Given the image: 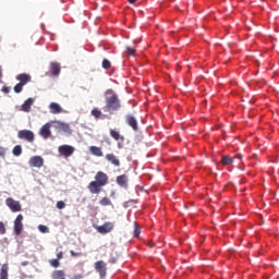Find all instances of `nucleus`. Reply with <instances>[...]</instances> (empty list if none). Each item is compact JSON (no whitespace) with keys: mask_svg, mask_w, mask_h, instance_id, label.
<instances>
[{"mask_svg":"<svg viewBox=\"0 0 279 279\" xmlns=\"http://www.w3.org/2000/svg\"><path fill=\"white\" fill-rule=\"evenodd\" d=\"M221 162L225 165V166H230L232 165V162H234V159L228 155H225L221 157Z\"/></svg>","mask_w":279,"mask_h":279,"instance_id":"nucleus-23","label":"nucleus"},{"mask_svg":"<svg viewBox=\"0 0 279 279\" xmlns=\"http://www.w3.org/2000/svg\"><path fill=\"white\" fill-rule=\"evenodd\" d=\"M23 86L21 83H17L13 88L14 93H23Z\"/></svg>","mask_w":279,"mask_h":279,"instance_id":"nucleus-31","label":"nucleus"},{"mask_svg":"<svg viewBox=\"0 0 279 279\" xmlns=\"http://www.w3.org/2000/svg\"><path fill=\"white\" fill-rule=\"evenodd\" d=\"M96 230L100 234H108V232H112V230H114V223L105 222L102 226L96 227Z\"/></svg>","mask_w":279,"mask_h":279,"instance_id":"nucleus-8","label":"nucleus"},{"mask_svg":"<svg viewBox=\"0 0 279 279\" xmlns=\"http://www.w3.org/2000/svg\"><path fill=\"white\" fill-rule=\"evenodd\" d=\"M0 234H5V225L0 221Z\"/></svg>","mask_w":279,"mask_h":279,"instance_id":"nucleus-35","label":"nucleus"},{"mask_svg":"<svg viewBox=\"0 0 279 279\" xmlns=\"http://www.w3.org/2000/svg\"><path fill=\"white\" fill-rule=\"evenodd\" d=\"M65 276L64 270H54L52 272V279H63Z\"/></svg>","mask_w":279,"mask_h":279,"instance_id":"nucleus-24","label":"nucleus"},{"mask_svg":"<svg viewBox=\"0 0 279 279\" xmlns=\"http://www.w3.org/2000/svg\"><path fill=\"white\" fill-rule=\"evenodd\" d=\"M100 206H112V201L108 197H102L99 202Z\"/></svg>","mask_w":279,"mask_h":279,"instance_id":"nucleus-25","label":"nucleus"},{"mask_svg":"<svg viewBox=\"0 0 279 279\" xmlns=\"http://www.w3.org/2000/svg\"><path fill=\"white\" fill-rule=\"evenodd\" d=\"M66 207V204L64 203V201H59L58 203H57V208L59 209V210H62V209H64Z\"/></svg>","mask_w":279,"mask_h":279,"instance_id":"nucleus-32","label":"nucleus"},{"mask_svg":"<svg viewBox=\"0 0 279 279\" xmlns=\"http://www.w3.org/2000/svg\"><path fill=\"white\" fill-rule=\"evenodd\" d=\"M125 121L128 123V125L130 128H132V130L134 132H138V121L136 120V118L132 114H126L125 116Z\"/></svg>","mask_w":279,"mask_h":279,"instance_id":"nucleus-10","label":"nucleus"},{"mask_svg":"<svg viewBox=\"0 0 279 279\" xmlns=\"http://www.w3.org/2000/svg\"><path fill=\"white\" fill-rule=\"evenodd\" d=\"M8 264H3L0 269V279H8Z\"/></svg>","mask_w":279,"mask_h":279,"instance_id":"nucleus-22","label":"nucleus"},{"mask_svg":"<svg viewBox=\"0 0 279 279\" xmlns=\"http://www.w3.org/2000/svg\"><path fill=\"white\" fill-rule=\"evenodd\" d=\"M50 265L52 267H60V260L59 259H51Z\"/></svg>","mask_w":279,"mask_h":279,"instance_id":"nucleus-33","label":"nucleus"},{"mask_svg":"<svg viewBox=\"0 0 279 279\" xmlns=\"http://www.w3.org/2000/svg\"><path fill=\"white\" fill-rule=\"evenodd\" d=\"M5 205L8 206V208H10L12 213H21V210H23L21 203L12 197L5 199Z\"/></svg>","mask_w":279,"mask_h":279,"instance_id":"nucleus-2","label":"nucleus"},{"mask_svg":"<svg viewBox=\"0 0 279 279\" xmlns=\"http://www.w3.org/2000/svg\"><path fill=\"white\" fill-rule=\"evenodd\" d=\"M28 165L29 167H35L37 169H40V167L45 165V159H43V157L40 156H34L29 159Z\"/></svg>","mask_w":279,"mask_h":279,"instance_id":"nucleus-12","label":"nucleus"},{"mask_svg":"<svg viewBox=\"0 0 279 279\" xmlns=\"http://www.w3.org/2000/svg\"><path fill=\"white\" fill-rule=\"evenodd\" d=\"M19 138L27 141L28 143H34V132L29 130H21L17 133Z\"/></svg>","mask_w":279,"mask_h":279,"instance_id":"nucleus-6","label":"nucleus"},{"mask_svg":"<svg viewBox=\"0 0 279 279\" xmlns=\"http://www.w3.org/2000/svg\"><path fill=\"white\" fill-rule=\"evenodd\" d=\"M125 53H128V56H136V50L134 48H131L130 46H126Z\"/></svg>","mask_w":279,"mask_h":279,"instance_id":"nucleus-27","label":"nucleus"},{"mask_svg":"<svg viewBox=\"0 0 279 279\" xmlns=\"http://www.w3.org/2000/svg\"><path fill=\"white\" fill-rule=\"evenodd\" d=\"M16 80L17 82H20V84L25 86L26 84H29V82H32V76L29 74L23 73V74H19L16 76Z\"/></svg>","mask_w":279,"mask_h":279,"instance_id":"nucleus-16","label":"nucleus"},{"mask_svg":"<svg viewBox=\"0 0 279 279\" xmlns=\"http://www.w3.org/2000/svg\"><path fill=\"white\" fill-rule=\"evenodd\" d=\"M32 106H34V99L33 98L26 99L22 105V111L29 112L32 110Z\"/></svg>","mask_w":279,"mask_h":279,"instance_id":"nucleus-19","label":"nucleus"},{"mask_svg":"<svg viewBox=\"0 0 279 279\" xmlns=\"http://www.w3.org/2000/svg\"><path fill=\"white\" fill-rule=\"evenodd\" d=\"M89 193H92L93 195H99V193L101 192V189H104L102 185H99V183L92 181L88 186H87Z\"/></svg>","mask_w":279,"mask_h":279,"instance_id":"nucleus-14","label":"nucleus"},{"mask_svg":"<svg viewBox=\"0 0 279 279\" xmlns=\"http://www.w3.org/2000/svg\"><path fill=\"white\" fill-rule=\"evenodd\" d=\"M129 3H134L136 0H128Z\"/></svg>","mask_w":279,"mask_h":279,"instance_id":"nucleus-42","label":"nucleus"},{"mask_svg":"<svg viewBox=\"0 0 279 279\" xmlns=\"http://www.w3.org/2000/svg\"><path fill=\"white\" fill-rule=\"evenodd\" d=\"M53 122H48L39 130V134L43 138H49L51 136V125Z\"/></svg>","mask_w":279,"mask_h":279,"instance_id":"nucleus-13","label":"nucleus"},{"mask_svg":"<svg viewBox=\"0 0 279 279\" xmlns=\"http://www.w3.org/2000/svg\"><path fill=\"white\" fill-rule=\"evenodd\" d=\"M92 116L95 117V119H101V111L99 109H93Z\"/></svg>","mask_w":279,"mask_h":279,"instance_id":"nucleus-29","label":"nucleus"},{"mask_svg":"<svg viewBox=\"0 0 279 279\" xmlns=\"http://www.w3.org/2000/svg\"><path fill=\"white\" fill-rule=\"evenodd\" d=\"M60 71H62L60 63L58 62L50 63L49 71H48L49 75H52V77H58V75H60Z\"/></svg>","mask_w":279,"mask_h":279,"instance_id":"nucleus-11","label":"nucleus"},{"mask_svg":"<svg viewBox=\"0 0 279 279\" xmlns=\"http://www.w3.org/2000/svg\"><path fill=\"white\" fill-rule=\"evenodd\" d=\"M94 268L99 274L100 278H106V276L108 275V266L106 265V262H104V260L96 262L94 264Z\"/></svg>","mask_w":279,"mask_h":279,"instance_id":"nucleus-3","label":"nucleus"},{"mask_svg":"<svg viewBox=\"0 0 279 279\" xmlns=\"http://www.w3.org/2000/svg\"><path fill=\"white\" fill-rule=\"evenodd\" d=\"M110 136H111V138H114V141H125V137H123V135H121V133H119L118 131H114V130H110Z\"/></svg>","mask_w":279,"mask_h":279,"instance_id":"nucleus-21","label":"nucleus"},{"mask_svg":"<svg viewBox=\"0 0 279 279\" xmlns=\"http://www.w3.org/2000/svg\"><path fill=\"white\" fill-rule=\"evenodd\" d=\"M38 230L39 232H43V234H47V232H49V228L45 225H39Z\"/></svg>","mask_w":279,"mask_h":279,"instance_id":"nucleus-30","label":"nucleus"},{"mask_svg":"<svg viewBox=\"0 0 279 279\" xmlns=\"http://www.w3.org/2000/svg\"><path fill=\"white\" fill-rule=\"evenodd\" d=\"M56 130H59L60 132H64V134H73V131L71 130V125L69 123H64L61 121H54Z\"/></svg>","mask_w":279,"mask_h":279,"instance_id":"nucleus-5","label":"nucleus"},{"mask_svg":"<svg viewBox=\"0 0 279 279\" xmlns=\"http://www.w3.org/2000/svg\"><path fill=\"white\" fill-rule=\"evenodd\" d=\"M1 77H3V68H1V65H0V80H1Z\"/></svg>","mask_w":279,"mask_h":279,"instance_id":"nucleus-41","label":"nucleus"},{"mask_svg":"<svg viewBox=\"0 0 279 279\" xmlns=\"http://www.w3.org/2000/svg\"><path fill=\"white\" fill-rule=\"evenodd\" d=\"M58 151H59L60 156H64V158H69L71 156H73L75 148L71 145H61V146H59Z\"/></svg>","mask_w":279,"mask_h":279,"instance_id":"nucleus-4","label":"nucleus"},{"mask_svg":"<svg viewBox=\"0 0 279 279\" xmlns=\"http://www.w3.org/2000/svg\"><path fill=\"white\" fill-rule=\"evenodd\" d=\"M116 182L122 189H128V175L126 174L118 175L116 179Z\"/></svg>","mask_w":279,"mask_h":279,"instance_id":"nucleus-17","label":"nucleus"},{"mask_svg":"<svg viewBox=\"0 0 279 279\" xmlns=\"http://www.w3.org/2000/svg\"><path fill=\"white\" fill-rule=\"evenodd\" d=\"M70 254L73 257L82 256V253H76L75 251H70Z\"/></svg>","mask_w":279,"mask_h":279,"instance_id":"nucleus-37","label":"nucleus"},{"mask_svg":"<svg viewBox=\"0 0 279 279\" xmlns=\"http://www.w3.org/2000/svg\"><path fill=\"white\" fill-rule=\"evenodd\" d=\"M62 258V252L58 253L57 260H60Z\"/></svg>","mask_w":279,"mask_h":279,"instance_id":"nucleus-40","label":"nucleus"},{"mask_svg":"<svg viewBox=\"0 0 279 279\" xmlns=\"http://www.w3.org/2000/svg\"><path fill=\"white\" fill-rule=\"evenodd\" d=\"M0 158H5V148L0 146Z\"/></svg>","mask_w":279,"mask_h":279,"instance_id":"nucleus-36","label":"nucleus"},{"mask_svg":"<svg viewBox=\"0 0 279 279\" xmlns=\"http://www.w3.org/2000/svg\"><path fill=\"white\" fill-rule=\"evenodd\" d=\"M106 160H108V162H111L113 167H121V160H119V157H117V155L114 154H107Z\"/></svg>","mask_w":279,"mask_h":279,"instance_id":"nucleus-15","label":"nucleus"},{"mask_svg":"<svg viewBox=\"0 0 279 279\" xmlns=\"http://www.w3.org/2000/svg\"><path fill=\"white\" fill-rule=\"evenodd\" d=\"M236 158H239V160H241V158H243V156L241 155H238Z\"/></svg>","mask_w":279,"mask_h":279,"instance_id":"nucleus-43","label":"nucleus"},{"mask_svg":"<svg viewBox=\"0 0 279 279\" xmlns=\"http://www.w3.org/2000/svg\"><path fill=\"white\" fill-rule=\"evenodd\" d=\"M105 110L107 112H117L121 108V99H119V95L113 89H107L105 92Z\"/></svg>","mask_w":279,"mask_h":279,"instance_id":"nucleus-1","label":"nucleus"},{"mask_svg":"<svg viewBox=\"0 0 279 279\" xmlns=\"http://www.w3.org/2000/svg\"><path fill=\"white\" fill-rule=\"evenodd\" d=\"M99 186H106L108 184V174L102 171H98L95 175V181Z\"/></svg>","mask_w":279,"mask_h":279,"instance_id":"nucleus-9","label":"nucleus"},{"mask_svg":"<svg viewBox=\"0 0 279 279\" xmlns=\"http://www.w3.org/2000/svg\"><path fill=\"white\" fill-rule=\"evenodd\" d=\"M21 232H23V215L20 214L14 220V234L19 236Z\"/></svg>","mask_w":279,"mask_h":279,"instance_id":"nucleus-7","label":"nucleus"},{"mask_svg":"<svg viewBox=\"0 0 279 279\" xmlns=\"http://www.w3.org/2000/svg\"><path fill=\"white\" fill-rule=\"evenodd\" d=\"M134 236L135 238L141 236V229L137 226H135V229H134Z\"/></svg>","mask_w":279,"mask_h":279,"instance_id":"nucleus-34","label":"nucleus"},{"mask_svg":"<svg viewBox=\"0 0 279 279\" xmlns=\"http://www.w3.org/2000/svg\"><path fill=\"white\" fill-rule=\"evenodd\" d=\"M1 90H2V93H4L5 95H8V93H10V87L3 86Z\"/></svg>","mask_w":279,"mask_h":279,"instance_id":"nucleus-38","label":"nucleus"},{"mask_svg":"<svg viewBox=\"0 0 279 279\" xmlns=\"http://www.w3.org/2000/svg\"><path fill=\"white\" fill-rule=\"evenodd\" d=\"M13 156H21L23 154V148L21 145H16L12 150Z\"/></svg>","mask_w":279,"mask_h":279,"instance_id":"nucleus-26","label":"nucleus"},{"mask_svg":"<svg viewBox=\"0 0 279 279\" xmlns=\"http://www.w3.org/2000/svg\"><path fill=\"white\" fill-rule=\"evenodd\" d=\"M110 66H112V63H110V60L104 59L102 60V69H106V71H108V69H110Z\"/></svg>","mask_w":279,"mask_h":279,"instance_id":"nucleus-28","label":"nucleus"},{"mask_svg":"<svg viewBox=\"0 0 279 279\" xmlns=\"http://www.w3.org/2000/svg\"><path fill=\"white\" fill-rule=\"evenodd\" d=\"M49 110L51 114H60L62 112V107L58 102H51L49 105Z\"/></svg>","mask_w":279,"mask_h":279,"instance_id":"nucleus-18","label":"nucleus"},{"mask_svg":"<svg viewBox=\"0 0 279 279\" xmlns=\"http://www.w3.org/2000/svg\"><path fill=\"white\" fill-rule=\"evenodd\" d=\"M89 151L93 156H97L98 158H101V156H104V151H101V147L90 146Z\"/></svg>","mask_w":279,"mask_h":279,"instance_id":"nucleus-20","label":"nucleus"},{"mask_svg":"<svg viewBox=\"0 0 279 279\" xmlns=\"http://www.w3.org/2000/svg\"><path fill=\"white\" fill-rule=\"evenodd\" d=\"M109 263H110L111 265H114V263H117V258H116V257L110 258V259H109Z\"/></svg>","mask_w":279,"mask_h":279,"instance_id":"nucleus-39","label":"nucleus"}]
</instances>
